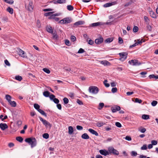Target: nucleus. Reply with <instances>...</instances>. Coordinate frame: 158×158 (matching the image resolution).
I'll use <instances>...</instances> for the list:
<instances>
[{
  "mask_svg": "<svg viewBox=\"0 0 158 158\" xmlns=\"http://www.w3.org/2000/svg\"><path fill=\"white\" fill-rule=\"evenodd\" d=\"M25 141L31 145V148L35 146L36 144V140L34 138H29L25 139Z\"/></svg>",
  "mask_w": 158,
  "mask_h": 158,
  "instance_id": "f257e3e1",
  "label": "nucleus"
},
{
  "mask_svg": "<svg viewBox=\"0 0 158 158\" xmlns=\"http://www.w3.org/2000/svg\"><path fill=\"white\" fill-rule=\"evenodd\" d=\"M39 118L40 120L42 122L43 124L46 127L51 128L52 125L49 122L41 117H40Z\"/></svg>",
  "mask_w": 158,
  "mask_h": 158,
  "instance_id": "f03ea898",
  "label": "nucleus"
},
{
  "mask_svg": "<svg viewBox=\"0 0 158 158\" xmlns=\"http://www.w3.org/2000/svg\"><path fill=\"white\" fill-rule=\"evenodd\" d=\"M89 91L90 93H91L94 94H96L98 93L99 89L97 87L91 86L89 88Z\"/></svg>",
  "mask_w": 158,
  "mask_h": 158,
  "instance_id": "7ed1b4c3",
  "label": "nucleus"
},
{
  "mask_svg": "<svg viewBox=\"0 0 158 158\" xmlns=\"http://www.w3.org/2000/svg\"><path fill=\"white\" fill-rule=\"evenodd\" d=\"M25 7L27 10L31 12H32L34 7L32 2L31 1L29 2L27 5H25Z\"/></svg>",
  "mask_w": 158,
  "mask_h": 158,
  "instance_id": "20e7f679",
  "label": "nucleus"
},
{
  "mask_svg": "<svg viewBox=\"0 0 158 158\" xmlns=\"http://www.w3.org/2000/svg\"><path fill=\"white\" fill-rule=\"evenodd\" d=\"M72 22V19L71 18L67 17L64 18L60 20L59 23L62 24H66Z\"/></svg>",
  "mask_w": 158,
  "mask_h": 158,
  "instance_id": "39448f33",
  "label": "nucleus"
},
{
  "mask_svg": "<svg viewBox=\"0 0 158 158\" xmlns=\"http://www.w3.org/2000/svg\"><path fill=\"white\" fill-rule=\"evenodd\" d=\"M128 63L133 66H138L141 64V63L136 60H132L128 61Z\"/></svg>",
  "mask_w": 158,
  "mask_h": 158,
  "instance_id": "423d86ee",
  "label": "nucleus"
},
{
  "mask_svg": "<svg viewBox=\"0 0 158 158\" xmlns=\"http://www.w3.org/2000/svg\"><path fill=\"white\" fill-rule=\"evenodd\" d=\"M108 150L109 153H112L116 155H119V152L116 150L114 149L113 147L109 148H108Z\"/></svg>",
  "mask_w": 158,
  "mask_h": 158,
  "instance_id": "0eeeda50",
  "label": "nucleus"
},
{
  "mask_svg": "<svg viewBox=\"0 0 158 158\" xmlns=\"http://www.w3.org/2000/svg\"><path fill=\"white\" fill-rule=\"evenodd\" d=\"M127 53L126 52H122L119 53V55L121 57L120 60L122 61H123L127 58Z\"/></svg>",
  "mask_w": 158,
  "mask_h": 158,
  "instance_id": "6e6552de",
  "label": "nucleus"
},
{
  "mask_svg": "<svg viewBox=\"0 0 158 158\" xmlns=\"http://www.w3.org/2000/svg\"><path fill=\"white\" fill-rule=\"evenodd\" d=\"M117 2L116 1H114L110 3H107L104 4L103 6L104 7H108L110 6L113 5H114L117 4Z\"/></svg>",
  "mask_w": 158,
  "mask_h": 158,
  "instance_id": "1a4fd4ad",
  "label": "nucleus"
},
{
  "mask_svg": "<svg viewBox=\"0 0 158 158\" xmlns=\"http://www.w3.org/2000/svg\"><path fill=\"white\" fill-rule=\"evenodd\" d=\"M18 52L19 55L20 56L23 58L27 57V56L26 53L24 51H23L21 49H19Z\"/></svg>",
  "mask_w": 158,
  "mask_h": 158,
  "instance_id": "9d476101",
  "label": "nucleus"
},
{
  "mask_svg": "<svg viewBox=\"0 0 158 158\" xmlns=\"http://www.w3.org/2000/svg\"><path fill=\"white\" fill-rule=\"evenodd\" d=\"M111 110L113 113L116 112L117 111L120 110V107L119 106H112L111 108Z\"/></svg>",
  "mask_w": 158,
  "mask_h": 158,
  "instance_id": "9b49d317",
  "label": "nucleus"
},
{
  "mask_svg": "<svg viewBox=\"0 0 158 158\" xmlns=\"http://www.w3.org/2000/svg\"><path fill=\"white\" fill-rule=\"evenodd\" d=\"M99 152L101 154L105 156L109 155V152L106 150H100Z\"/></svg>",
  "mask_w": 158,
  "mask_h": 158,
  "instance_id": "f8f14e48",
  "label": "nucleus"
},
{
  "mask_svg": "<svg viewBox=\"0 0 158 158\" xmlns=\"http://www.w3.org/2000/svg\"><path fill=\"white\" fill-rule=\"evenodd\" d=\"M8 127V126L6 123H1L0 124V128L2 130H4Z\"/></svg>",
  "mask_w": 158,
  "mask_h": 158,
  "instance_id": "ddd939ff",
  "label": "nucleus"
},
{
  "mask_svg": "<svg viewBox=\"0 0 158 158\" xmlns=\"http://www.w3.org/2000/svg\"><path fill=\"white\" fill-rule=\"evenodd\" d=\"M103 41V39L102 37H100L98 39H96L95 40V42L97 44H100L102 43Z\"/></svg>",
  "mask_w": 158,
  "mask_h": 158,
  "instance_id": "4468645a",
  "label": "nucleus"
},
{
  "mask_svg": "<svg viewBox=\"0 0 158 158\" xmlns=\"http://www.w3.org/2000/svg\"><path fill=\"white\" fill-rule=\"evenodd\" d=\"M103 25V24L102 22H98L95 23H94L91 24L90 26V27H96L99 25Z\"/></svg>",
  "mask_w": 158,
  "mask_h": 158,
  "instance_id": "2eb2a0df",
  "label": "nucleus"
},
{
  "mask_svg": "<svg viewBox=\"0 0 158 158\" xmlns=\"http://www.w3.org/2000/svg\"><path fill=\"white\" fill-rule=\"evenodd\" d=\"M88 131L91 134L94 135L96 136H97L98 135V133L96 131L90 128L89 129Z\"/></svg>",
  "mask_w": 158,
  "mask_h": 158,
  "instance_id": "dca6fc26",
  "label": "nucleus"
},
{
  "mask_svg": "<svg viewBox=\"0 0 158 158\" xmlns=\"http://www.w3.org/2000/svg\"><path fill=\"white\" fill-rule=\"evenodd\" d=\"M100 63L105 66H109L110 65V63L106 60H102L100 61Z\"/></svg>",
  "mask_w": 158,
  "mask_h": 158,
  "instance_id": "f3484780",
  "label": "nucleus"
},
{
  "mask_svg": "<svg viewBox=\"0 0 158 158\" xmlns=\"http://www.w3.org/2000/svg\"><path fill=\"white\" fill-rule=\"evenodd\" d=\"M150 14L152 17L154 18H156V14L152 10L150 11Z\"/></svg>",
  "mask_w": 158,
  "mask_h": 158,
  "instance_id": "a211bd4d",
  "label": "nucleus"
},
{
  "mask_svg": "<svg viewBox=\"0 0 158 158\" xmlns=\"http://www.w3.org/2000/svg\"><path fill=\"white\" fill-rule=\"evenodd\" d=\"M84 23V22L82 21H79L76 22L74 24V25L78 26L79 25H82Z\"/></svg>",
  "mask_w": 158,
  "mask_h": 158,
  "instance_id": "6ab92c4d",
  "label": "nucleus"
},
{
  "mask_svg": "<svg viewBox=\"0 0 158 158\" xmlns=\"http://www.w3.org/2000/svg\"><path fill=\"white\" fill-rule=\"evenodd\" d=\"M81 137L84 139H88L89 138V136L87 133H84L81 135Z\"/></svg>",
  "mask_w": 158,
  "mask_h": 158,
  "instance_id": "aec40b11",
  "label": "nucleus"
},
{
  "mask_svg": "<svg viewBox=\"0 0 158 158\" xmlns=\"http://www.w3.org/2000/svg\"><path fill=\"white\" fill-rule=\"evenodd\" d=\"M73 128L72 127L69 126L68 127V133L70 135L72 134L73 132Z\"/></svg>",
  "mask_w": 158,
  "mask_h": 158,
  "instance_id": "412c9836",
  "label": "nucleus"
},
{
  "mask_svg": "<svg viewBox=\"0 0 158 158\" xmlns=\"http://www.w3.org/2000/svg\"><path fill=\"white\" fill-rule=\"evenodd\" d=\"M47 31L49 33H53V30L52 29L51 27L50 26H48L47 27Z\"/></svg>",
  "mask_w": 158,
  "mask_h": 158,
  "instance_id": "4be33fe9",
  "label": "nucleus"
},
{
  "mask_svg": "<svg viewBox=\"0 0 158 158\" xmlns=\"http://www.w3.org/2000/svg\"><path fill=\"white\" fill-rule=\"evenodd\" d=\"M138 130L141 133H144L146 131V129L144 128L141 127L139 128Z\"/></svg>",
  "mask_w": 158,
  "mask_h": 158,
  "instance_id": "5701e85b",
  "label": "nucleus"
},
{
  "mask_svg": "<svg viewBox=\"0 0 158 158\" xmlns=\"http://www.w3.org/2000/svg\"><path fill=\"white\" fill-rule=\"evenodd\" d=\"M149 77L150 79L154 78L156 79H158V75H155L154 74L150 75L149 76Z\"/></svg>",
  "mask_w": 158,
  "mask_h": 158,
  "instance_id": "b1692460",
  "label": "nucleus"
},
{
  "mask_svg": "<svg viewBox=\"0 0 158 158\" xmlns=\"http://www.w3.org/2000/svg\"><path fill=\"white\" fill-rule=\"evenodd\" d=\"M114 40V38L113 37L108 38L105 41L106 43H110L112 42Z\"/></svg>",
  "mask_w": 158,
  "mask_h": 158,
  "instance_id": "393cba45",
  "label": "nucleus"
},
{
  "mask_svg": "<svg viewBox=\"0 0 158 158\" xmlns=\"http://www.w3.org/2000/svg\"><path fill=\"white\" fill-rule=\"evenodd\" d=\"M38 111L41 114L44 115L45 117H47V114L46 113L42 110L40 109L39 110H38Z\"/></svg>",
  "mask_w": 158,
  "mask_h": 158,
  "instance_id": "a878e982",
  "label": "nucleus"
},
{
  "mask_svg": "<svg viewBox=\"0 0 158 158\" xmlns=\"http://www.w3.org/2000/svg\"><path fill=\"white\" fill-rule=\"evenodd\" d=\"M9 103L12 107H15L16 106V102L14 101H11Z\"/></svg>",
  "mask_w": 158,
  "mask_h": 158,
  "instance_id": "bb28decb",
  "label": "nucleus"
},
{
  "mask_svg": "<svg viewBox=\"0 0 158 158\" xmlns=\"http://www.w3.org/2000/svg\"><path fill=\"white\" fill-rule=\"evenodd\" d=\"M50 94V92L48 91H44L43 93V95L46 97H48L49 96Z\"/></svg>",
  "mask_w": 158,
  "mask_h": 158,
  "instance_id": "cd10ccee",
  "label": "nucleus"
},
{
  "mask_svg": "<svg viewBox=\"0 0 158 158\" xmlns=\"http://www.w3.org/2000/svg\"><path fill=\"white\" fill-rule=\"evenodd\" d=\"M7 11L8 12L12 14L13 13V10L12 8L10 7H8L6 9Z\"/></svg>",
  "mask_w": 158,
  "mask_h": 158,
  "instance_id": "c85d7f7f",
  "label": "nucleus"
},
{
  "mask_svg": "<svg viewBox=\"0 0 158 158\" xmlns=\"http://www.w3.org/2000/svg\"><path fill=\"white\" fill-rule=\"evenodd\" d=\"M6 98L7 100L8 101V102H10L11 99V97L9 95L7 94L6 95Z\"/></svg>",
  "mask_w": 158,
  "mask_h": 158,
  "instance_id": "c756f323",
  "label": "nucleus"
},
{
  "mask_svg": "<svg viewBox=\"0 0 158 158\" xmlns=\"http://www.w3.org/2000/svg\"><path fill=\"white\" fill-rule=\"evenodd\" d=\"M142 118L144 119H148L149 118V116L148 115L143 114L142 116Z\"/></svg>",
  "mask_w": 158,
  "mask_h": 158,
  "instance_id": "7c9ffc66",
  "label": "nucleus"
},
{
  "mask_svg": "<svg viewBox=\"0 0 158 158\" xmlns=\"http://www.w3.org/2000/svg\"><path fill=\"white\" fill-rule=\"evenodd\" d=\"M16 139L17 140L20 142H22L23 140V138L20 136L17 137Z\"/></svg>",
  "mask_w": 158,
  "mask_h": 158,
  "instance_id": "2f4dec72",
  "label": "nucleus"
},
{
  "mask_svg": "<svg viewBox=\"0 0 158 158\" xmlns=\"http://www.w3.org/2000/svg\"><path fill=\"white\" fill-rule=\"evenodd\" d=\"M4 1L10 4H12L14 3V1L13 0H4Z\"/></svg>",
  "mask_w": 158,
  "mask_h": 158,
  "instance_id": "473e14b6",
  "label": "nucleus"
},
{
  "mask_svg": "<svg viewBox=\"0 0 158 158\" xmlns=\"http://www.w3.org/2000/svg\"><path fill=\"white\" fill-rule=\"evenodd\" d=\"M67 9L71 11L73 10V7L71 5H69L67 6Z\"/></svg>",
  "mask_w": 158,
  "mask_h": 158,
  "instance_id": "72a5a7b5",
  "label": "nucleus"
},
{
  "mask_svg": "<svg viewBox=\"0 0 158 158\" xmlns=\"http://www.w3.org/2000/svg\"><path fill=\"white\" fill-rule=\"evenodd\" d=\"M15 79L17 80L20 81L22 79V77L21 76H16L15 77Z\"/></svg>",
  "mask_w": 158,
  "mask_h": 158,
  "instance_id": "f704fd0d",
  "label": "nucleus"
},
{
  "mask_svg": "<svg viewBox=\"0 0 158 158\" xmlns=\"http://www.w3.org/2000/svg\"><path fill=\"white\" fill-rule=\"evenodd\" d=\"M54 13L53 12H47L44 14V15L46 16H48L50 15V17H51V15H52V14Z\"/></svg>",
  "mask_w": 158,
  "mask_h": 158,
  "instance_id": "c9c22d12",
  "label": "nucleus"
},
{
  "mask_svg": "<svg viewBox=\"0 0 158 158\" xmlns=\"http://www.w3.org/2000/svg\"><path fill=\"white\" fill-rule=\"evenodd\" d=\"M131 154L132 156H136L137 155V152L134 151H132Z\"/></svg>",
  "mask_w": 158,
  "mask_h": 158,
  "instance_id": "e433bc0d",
  "label": "nucleus"
},
{
  "mask_svg": "<svg viewBox=\"0 0 158 158\" xmlns=\"http://www.w3.org/2000/svg\"><path fill=\"white\" fill-rule=\"evenodd\" d=\"M104 104L103 103H100L99 104V107L98 108V109L101 110L102 109V107L104 106Z\"/></svg>",
  "mask_w": 158,
  "mask_h": 158,
  "instance_id": "4c0bfd02",
  "label": "nucleus"
},
{
  "mask_svg": "<svg viewBox=\"0 0 158 158\" xmlns=\"http://www.w3.org/2000/svg\"><path fill=\"white\" fill-rule=\"evenodd\" d=\"M34 106L35 109L37 110L40 109V106L37 104H34Z\"/></svg>",
  "mask_w": 158,
  "mask_h": 158,
  "instance_id": "58836bf2",
  "label": "nucleus"
},
{
  "mask_svg": "<svg viewBox=\"0 0 158 158\" xmlns=\"http://www.w3.org/2000/svg\"><path fill=\"white\" fill-rule=\"evenodd\" d=\"M43 136L44 138L47 139L49 138V135L48 133H46L43 135Z\"/></svg>",
  "mask_w": 158,
  "mask_h": 158,
  "instance_id": "ea45409f",
  "label": "nucleus"
},
{
  "mask_svg": "<svg viewBox=\"0 0 158 158\" xmlns=\"http://www.w3.org/2000/svg\"><path fill=\"white\" fill-rule=\"evenodd\" d=\"M59 15H60V14H59L58 13H56V14H52V15H51V17L49 18V19L53 18H54V17L56 16H59Z\"/></svg>",
  "mask_w": 158,
  "mask_h": 158,
  "instance_id": "a19ab883",
  "label": "nucleus"
},
{
  "mask_svg": "<svg viewBox=\"0 0 158 158\" xmlns=\"http://www.w3.org/2000/svg\"><path fill=\"white\" fill-rule=\"evenodd\" d=\"M107 81L106 80H105L103 83L105 86L106 87H108L110 86V84L108 83H107Z\"/></svg>",
  "mask_w": 158,
  "mask_h": 158,
  "instance_id": "79ce46f5",
  "label": "nucleus"
},
{
  "mask_svg": "<svg viewBox=\"0 0 158 158\" xmlns=\"http://www.w3.org/2000/svg\"><path fill=\"white\" fill-rule=\"evenodd\" d=\"M64 103L65 104H67L68 103L69 100V99L66 98H64L63 99Z\"/></svg>",
  "mask_w": 158,
  "mask_h": 158,
  "instance_id": "37998d69",
  "label": "nucleus"
},
{
  "mask_svg": "<svg viewBox=\"0 0 158 158\" xmlns=\"http://www.w3.org/2000/svg\"><path fill=\"white\" fill-rule=\"evenodd\" d=\"M59 4H62L65 3L66 2V0H57Z\"/></svg>",
  "mask_w": 158,
  "mask_h": 158,
  "instance_id": "c03bdc74",
  "label": "nucleus"
},
{
  "mask_svg": "<svg viewBox=\"0 0 158 158\" xmlns=\"http://www.w3.org/2000/svg\"><path fill=\"white\" fill-rule=\"evenodd\" d=\"M157 103V102L156 101H153L151 103V105L152 106H155Z\"/></svg>",
  "mask_w": 158,
  "mask_h": 158,
  "instance_id": "a18cd8bd",
  "label": "nucleus"
},
{
  "mask_svg": "<svg viewBox=\"0 0 158 158\" xmlns=\"http://www.w3.org/2000/svg\"><path fill=\"white\" fill-rule=\"evenodd\" d=\"M43 70L44 72L48 74H49L50 72V71L49 69L46 68L43 69Z\"/></svg>",
  "mask_w": 158,
  "mask_h": 158,
  "instance_id": "49530a36",
  "label": "nucleus"
},
{
  "mask_svg": "<svg viewBox=\"0 0 158 158\" xmlns=\"http://www.w3.org/2000/svg\"><path fill=\"white\" fill-rule=\"evenodd\" d=\"M147 148V146L146 144L143 145L141 148V149L142 150H146Z\"/></svg>",
  "mask_w": 158,
  "mask_h": 158,
  "instance_id": "de8ad7c7",
  "label": "nucleus"
},
{
  "mask_svg": "<svg viewBox=\"0 0 158 158\" xmlns=\"http://www.w3.org/2000/svg\"><path fill=\"white\" fill-rule=\"evenodd\" d=\"M104 124V123L103 122L98 123H97V126L98 127H100L102 126Z\"/></svg>",
  "mask_w": 158,
  "mask_h": 158,
  "instance_id": "09e8293b",
  "label": "nucleus"
},
{
  "mask_svg": "<svg viewBox=\"0 0 158 158\" xmlns=\"http://www.w3.org/2000/svg\"><path fill=\"white\" fill-rule=\"evenodd\" d=\"M117 89L116 87L113 88L112 89L111 92L113 93H116L117 92Z\"/></svg>",
  "mask_w": 158,
  "mask_h": 158,
  "instance_id": "8fccbe9b",
  "label": "nucleus"
},
{
  "mask_svg": "<svg viewBox=\"0 0 158 158\" xmlns=\"http://www.w3.org/2000/svg\"><path fill=\"white\" fill-rule=\"evenodd\" d=\"M77 129L78 130H81L83 129V127L81 126L77 125L76 126Z\"/></svg>",
  "mask_w": 158,
  "mask_h": 158,
  "instance_id": "3c124183",
  "label": "nucleus"
},
{
  "mask_svg": "<svg viewBox=\"0 0 158 158\" xmlns=\"http://www.w3.org/2000/svg\"><path fill=\"white\" fill-rule=\"evenodd\" d=\"M142 101L141 99H139L138 98H136L135 99V102H138L139 103H140L142 102Z\"/></svg>",
  "mask_w": 158,
  "mask_h": 158,
  "instance_id": "603ef678",
  "label": "nucleus"
},
{
  "mask_svg": "<svg viewBox=\"0 0 158 158\" xmlns=\"http://www.w3.org/2000/svg\"><path fill=\"white\" fill-rule=\"evenodd\" d=\"M53 35V38L54 39H56L58 37L56 34L55 33H52Z\"/></svg>",
  "mask_w": 158,
  "mask_h": 158,
  "instance_id": "864d4df0",
  "label": "nucleus"
},
{
  "mask_svg": "<svg viewBox=\"0 0 158 158\" xmlns=\"http://www.w3.org/2000/svg\"><path fill=\"white\" fill-rule=\"evenodd\" d=\"M85 52L84 49L82 48H80L78 51V53H81L84 52Z\"/></svg>",
  "mask_w": 158,
  "mask_h": 158,
  "instance_id": "5fc2aeb1",
  "label": "nucleus"
},
{
  "mask_svg": "<svg viewBox=\"0 0 158 158\" xmlns=\"http://www.w3.org/2000/svg\"><path fill=\"white\" fill-rule=\"evenodd\" d=\"M138 30V28L137 26H135L133 28V31L134 32H137Z\"/></svg>",
  "mask_w": 158,
  "mask_h": 158,
  "instance_id": "6e6d98bb",
  "label": "nucleus"
},
{
  "mask_svg": "<svg viewBox=\"0 0 158 158\" xmlns=\"http://www.w3.org/2000/svg\"><path fill=\"white\" fill-rule=\"evenodd\" d=\"M115 125L116 126L119 128L121 127H122V125L121 124V123L119 122H116L115 123Z\"/></svg>",
  "mask_w": 158,
  "mask_h": 158,
  "instance_id": "4d7b16f0",
  "label": "nucleus"
},
{
  "mask_svg": "<svg viewBox=\"0 0 158 158\" xmlns=\"http://www.w3.org/2000/svg\"><path fill=\"white\" fill-rule=\"evenodd\" d=\"M53 100L54 102L56 104H58L59 102V100L56 98H55Z\"/></svg>",
  "mask_w": 158,
  "mask_h": 158,
  "instance_id": "13d9d810",
  "label": "nucleus"
},
{
  "mask_svg": "<svg viewBox=\"0 0 158 158\" xmlns=\"http://www.w3.org/2000/svg\"><path fill=\"white\" fill-rule=\"evenodd\" d=\"M144 19L145 21L147 22V23H148V21H149V20L148 19V18L146 16H144Z\"/></svg>",
  "mask_w": 158,
  "mask_h": 158,
  "instance_id": "bf43d9fd",
  "label": "nucleus"
},
{
  "mask_svg": "<svg viewBox=\"0 0 158 158\" xmlns=\"http://www.w3.org/2000/svg\"><path fill=\"white\" fill-rule=\"evenodd\" d=\"M152 144L153 145H156L157 143L156 141L153 140L151 142Z\"/></svg>",
  "mask_w": 158,
  "mask_h": 158,
  "instance_id": "052dcab7",
  "label": "nucleus"
},
{
  "mask_svg": "<svg viewBox=\"0 0 158 158\" xmlns=\"http://www.w3.org/2000/svg\"><path fill=\"white\" fill-rule=\"evenodd\" d=\"M147 27L148 30L149 31H152V29L151 26L148 25L147 26Z\"/></svg>",
  "mask_w": 158,
  "mask_h": 158,
  "instance_id": "680f3d73",
  "label": "nucleus"
},
{
  "mask_svg": "<svg viewBox=\"0 0 158 158\" xmlns=\"http://www.w3.org/2000/svg\"><path fill=\"white\" fill-rule=\"evenodd\" d=\"M71 40L73 42L74 41L76 40V37L75 36L73 35L71 36Z\"/></svg>",
  "mask_w": 158,
  "mask_h": 158,
  "instance_id": "e2e57ef3",
  "label": "nucleus"
},
{
  "mask_svg": "<svg viewBox=\"0 0 158 158\" xmlns=\"http://www.w3.org/2000/svg\"><path fill=\"white\" fill-rule=\"evenodd\" d=\"M118 42L120 44H122L123 42L122 39L120 37L118 38Z\"/></svg>",
  "mask_w": 158,
  "mask_h": 158,
  "instance_id": "0e129e2a",
  "label": "nucleus"
},
{
  "mask_svg": "<svg viewBox=\"0 0 158 158\" xmlns=\"http://www.w3.org/2000/svg\"><path fill=\"white\" fill-rule=\"evenodd\" d=\"M69 96L72 98H73L74 97V94L73 93H70L69 94Z\"/></svg>",
  "mask_w": 158,
  "mask_h": 158,
  "instance_id": "69168bd1",
  "label": "nucleus"
},
{
  "mask_svg": "<svg viewBox=\"0 0 158 158\" xmlns=\"http://www.w3.org/2000/svg\"><path fill=\"white\" fill-rule=\"evenodd\" d=\"M5 63L7 66H10V63L7 60H5Z\"/></svg>",
  "mask_w": 158,
  "mask_h": 158,
  "instance_id": "338daca9",
  "label": "nucleus"
},
{
  "mask_svg": "<svg viewBox=\"0 0 158 158\" xmlns=\"http://www.w3.org/2000/svg\"><path fill=\"white\" fill-rule=\"evenodd\" d=\"M51 100H53L55 98V96L53 94H51L49 96Z\"/></svg>",
  "mask_w": 158,
  "mask_h": 158,
  "instance_id": "774afa93",
  "label": "nucleus"
}]
</instances>
